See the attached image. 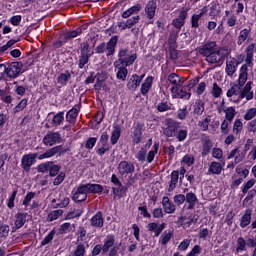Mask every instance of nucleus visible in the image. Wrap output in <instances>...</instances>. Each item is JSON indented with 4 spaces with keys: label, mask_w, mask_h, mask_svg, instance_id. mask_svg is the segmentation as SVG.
<instances>
[{
    "label": "nucleus",
    "mask_w": 256,
    "mask_h": 256,
    "mask_svg": "<svg viewBox=\"0 0 256 256\" xmlns=\"http://www.w3.org/2000/svg\"><path fill=\"white\" fill-rule=\"evenodd\" d=\"M162 133L168 138L176 137L180 142L187 139V130L181 129V123L171 118L165 120V126L162 128Z\"/></svg>",
    "instance_id": "obj_1"
},
{
    "label": "nucleus",
    "mask_w": 256,
    "mask_h": 256,
    "mask_svg": "<svg viewBox=\"0 0 256 256\" xmlns=\"http://www.w3.org/2000/svg\"><path fill=\"white\" fill-rule=\"evenodd\" d=\"M23 69V63L21 62H12L6 66V75L9 79H17L21 75Z\"/></svg>",
    "instance_id": "obj_2"
},
{
    "label": "nucleus",
    "mask_w": 256,
    "mask_h": 256,
    "mask_svg": "<svg viewBox=\"0 0 256 256\" xmlns=\"http://www.w3.org/2000/svg\"><path fill=\"white\" fill-rule=\"evenodd\" d=\"M229 55V50L225 48H221L219 50H216L212 52L207 58L206 61L208 63H221L225 57Z\"/></svg>",
    "instance_id": "obj_3"
},
{
    "label": "nucleus",
    "mask_w": 256,
    "mask_h": 256,
    "mask_svg": "<svg viewBox=\"0 0 256 256\" xmlns=\"http://www.w3.org/2000/svg\"><path fill=\"white\" fill-rule=\"evenodd\" d=\"M63 153H67V149L63 148V145H58L53 148L48 149L45 153L41 154L38 159L43 161V159H49L51 157H55V155H63Z\"/></svg>",
    "instance_id": "obj_4"
},
{
    "label": "nucleus",
    "mask_w": 256,
    "mask_h": 256,
    "mask_svg": "<svg viewBox=\"0 0 256 256\" xmlns=\"http://www.w3.org/2000/svg\"><path fill=\"white\" fill-rule=\"evenodd\" d=\"M89 191L87 190L86 184H81L76 191L74 192L72 199L75 203H81L83 201H87V194Z\"/></svg>",
    "instance_id": "obj_5"
},
{
    "label": "nucleus",
    "mask_w": 256,
    "mask_h": 256,
    "mask_svg": "<svg viewBox=\"0 0 256 256\" xmlns=\"http://www.w3.org/2000/svg\"><path fill=\"white\" fill-rule=\"evenodd\" d=\"M42 143L47 147H53V145L61 143V135L59 132H48L44 136Z\"/></svg>",
    "instance_id": "obj_6"
},
{
    "label": "nucleus",
    "mask_w": 256,
    "mask_h": 256,
    "mask_svg": "<svg viewBox=\"0 0 256 256\" xmlns=\"http://www.w3.org/2000/svg\"><path fill=\"white\" fill-rule=\"evenodd\" d=\"M37 157V153L25 154L21 160L22 169L26 172L31 171V166L35 163V159H37Z\"/></svg>",
    "instance_id": "obj_7"
},
{
    "label": "nucleus",
    "mask_w": 256,
    "mask_h": 256,
    "mask_svg": "<svg viewBox=\"0 0 256 256\" xmlns=\"http://www.w3.org/2000/svg\"><path fill=\"white\" fill-rule=\"evenodd\" d=\"M135 172V165L131 162L121 161L118 164V173L119 175H130Z\"/></svg>",
    "instance_id": "obj_8"
},
{
    "label": "nucleus",
    "mask_w": 256,
    "mask_h": 256,
    "mask_svg": "<svg viewBox=\"0 0 256 256\" xmlns=\"http://www.w3.org/2000/svg\"><path fill=\"white\" fill-rule=\"evenodd\" d=\"M217 50V43L215 41H211L206 43L204 46L198 49V53L208 58L212 53Z\"/></svg>",
    "instance_id": "obj_9"
},
{
    "label": "nucleus",
    "mask_w": 256,
    "mask_h": 256,
    "mask_svg": "<svg viewBox=\"0 0 256 256\" xmlns=\"http://www.w3.org/2000/svg\"><path fill=\"white\" fill-rule=\"evenodd\" d=\"M77 34L75 33H63L59 36V40L53 43L54 49H61L63 47V43H67L69 39H75Z\"/></svg>",
    "instance_id": "obj_10"
},
{
    "label": "nucleus",
    "mask_w": 256,
    "mask_h": 256,
    "mask_svg": "<svg viewBox=\"0 0 256 256\" xmlns=\"http://www.w3.org/2000/svg\"><path fill=\"white\" fill-rule=\"evenodd\" d=\"M113 247H117L115 246V235H107L104 240V244L102 245V254L105 255L109 253V251H111Z\"/></svg>",
    "instance_id": "obj_11"
},
{
    "label": "nucleus",
    "mask_w": 256,
    "mask_h": 256,
    "mask_svg": "<svg viewBox=\"0 0 256 256\" xmlns=\"http://www.w3.org/2000/svg\"><path fill=\"white\" fill-rule=\"evenodd\" d=\"M162 207L164 213H167L168 215L175 213L177 210V206H175V204L167 196L162 198Z\"/></svg>",
    "instance_id": "obj_12"
},
{
    "label": "nucleus",
    "mask_w": 256,
    "mask_h": 256,
    "mask_svg": "<svg viewBox=\"0 0 256 256\" xmlns=\"http://www.w3.org/2000/svg\"><path fill=\"white\" fill-rule=\"evenodd\" d=\"M165 227H167V224L165 223L159 224L156 222H151L147 225L148 231H150L151 233H154V237H159V235L163 233V230L165 229Z\"/></svg>",
    "instance_id": "obj_13"
},
{
    "label": "nucleus",
    "mask_w": 256,
    "mask_h": 256,
    "mask_svg": "<svg viewBox=\"0 0 256 256\" xmlns=\"http://www.w3.org/2000/svg\"><path fill=\"white\" fill-rule=\"evenodd\" d=\"M187 11H189V9L182 8L179 16L173 20L172 25H174L175 29H181V27L185 25V19H187Z\"/></svg>",
    "instance_id": "obj_14"
},
{
    "label": "nucleus",
    "mask_w": 256,
    "mask_h": 256,
    "mask_svg": "<svg viewBox=\"0 0 256 256\" xmlns=\"http://www.w3.org/2000/svg\"><path fill=\"white\" fill-rule=\"evenodd\" d=\"M156 11H157V1L155 0L148 1L145 6V13H146L147 19H154Z\"/></svg>",
    "instance_id": "obj_15"
},
{
    "label": "nucleus",
    "mask_w": 256,
    "mask_h": 256,
    "mask_svg": "<svg viewBox=\"0 0 256 256\" xmlns=\"http://www.w3.org/2000/svg\"><path fill=\"white\" fill-rule=\"evenodd\" d=\"M137 60V54H132L130 56H126L124 59H118L114 62L115 67H121V65H124V67H129L130 65H133L135 61Z\"/></svg>",
    "instance_id": "obj_16"
},
{
    "label": "nucleus",
    "mask_w": 256,
    "mask_h": 256,
    "mask_svg": "<svg viewBox=\"0 0 256 256\" xmlns=\"http://www.w3.org/2000/svg\"><path fill=\"white\" fill-rule=\"evenodd\" d=\"M213 148V142L207 135H203L202 137V157H206L211 153V149Z\"/></svg>",
    "instance_id": "obj_17"
},
{
    "label": "nucleus",
    "mask_w": 256,
    "mask_h": 256,
    "mask_svg": "<svg viewBox=\"0 0 256 256\" xmlns=\"http://www.w3.org/2000/svg\"><path fill=\"white\" fill-rule=\"evenodd\" d=\"M253 85V82L248 81L244 87L243 90H241L240 96L238 97V99H245L247 101H251V99H253L254 94L253 92H251V86Z\"/></svg>",
    "instance_id": "obj_18"
},
{
    "label": "nucleus",
    "mask_w": 256,
    "mask_h": 256,
    "mask_svg": "<svg viewBox=\"0 0 256 256\" xmlns=\"http://www.w3.org/2000/svg\"><path fill=\"white\" fill-rule=\"evenodd\" d=\"M249 68L247 66V64H243L240 68V74H239V78H238V85L240 87H243V85H245L247 83V79L249 77Z\"/></svg>",
    "instance_id": "obj_19"
},
{
    "label": "nucleus",
    "mask_w": 256,
    "mask_h": 256,
    "mask_svg": "<svg viewBox=\"0 0 256 256\" xmlns=\"http://www.w3.org/2000/svg\"><path fill=\"white\" fill-rule=\"evenodd\" d=\"M237 67H239V62L237 59L232 58L230 61L226 62V73L229 77H233L235 72L237 71Z\"/></svg>",
    "instance_id": "obj_20"
},
{
    "label": "nucleus",
    "mask_w": 256,
    "mask_h": 256,
    "mask_svg": "<svg viewBox=\"0 0 256 256\" xmlns=\"http://www.w3.org/2000/svg\"><path fill=\"white\" fill-rule=\"evenodd\" d=\"M245 51H246L245 65L247 67H253V53H255V44H250Z\"/></svg>",
    "instance_id": "obj_21"
},
{
    "label": "nucleus",
    "mask_w": 256,
    "mask_h": 256,
    "mask_svg": "<svg viewBox=\"0 0 256 256\" xmlns=\"http://www.w3.org/2000/svg\"><path fill=\"white\" fill-rule=\"evenodd\" d=\"M223 166L219 162H211L207 171V175H221Z\"/></svg>",
    "instance_id": "obj_22"
},
{
    "label": "nucleus",
    "mask_w": 256,
    "mask_h": 256,
    "mask_svg": "<svg viewBox=\"0 0 256 256\" xmlns=\"http://www.w3.org/2000/svg\"><path fill=\"white\" fill-rule=\"evenodd\" d=\"M105 221L103 220V213L97 212L90 220V225L92 227H103Z\"/></svg>",
    "instance_id": "obj_23"
},
{
    "label": "nucleus",
    "mask_w": 256,
    "mask_h": 256,
    "mask_svg": "<svg viewBox=\"0 0 256 256\" xmlns=\"http://www.w3.org/2000/svg\"><path fill=\"white\" fill-rule=\"evenodd\" d=\"M253 215V211L251 209H247L244 215L240 219V227L245 229V227L251 224V217Z\"/></svg>",
    "instance_id": "obj_24"
},
{
    "label": "nucleus",
    "mask_w": 256,
    "mask_h": 256,
    "mask_svg": "<svg viewBox=\"0 0 256 256\" xmlns=\"http://www.w3.org/2000/svg\"><path fill=\"white\" fill-rule=\"evenodd\" d=\"M139 85H141V79H139V75L133 74L127 84L129 91H136Z\"/></svg>",
    "instance_id": "obj_25"
},
{
    "label": "nucleus",
    "mask_w": 256,
    "mask_h": 256,
    "mask_svg": "<svg viewBox=\"0 0 256 256\" xmlns=\"http://www.w3.org/2000/svg\"><path fill=\"white\" fill-rule=\"evenodd\" d=\"M237 153H239V148L233 149L227 157V159H233L235 157V159H234L235 165H237L238 163H241V161H243V159H245V152H242L238 155H237Z\"/></svg>",
    "instance_id": "obj_26"
},
{
    "label": "nucleus",
    "mask_w": 256,
    "mask_h": 256,
    "mask_svg": "<svg viewBox=\"0 0 256 256\" xmlns=\"http://www.w3.org/2000/svg\"><path fill=\"white\" fill-rule=\"evenodd\" d=\"M15 222H14V225H15V229H21V227H23V225H25V223H27V213H17L15 215Z\"/></svg>",
    "instance_id": "obj_27"
},
{
    "label": "nucleus",
    "mask_w": 256,
    "mask_h": 256,
    "mask_svg": "<svg viewBox=\"0 0 256 256\" xmlns=\"http://www.w3.org/2000/svg\"><path fill=\"white\" fill-rule=\"evenodd\" d=\"M153 87V76H148L144 83L141 85L140 92L142 95H147L151 88Z\"/></svg>",
    "instance_id": "obj_28"
},
{
    "label": "nucleus",
    "mask_w": 256,
    "mask_h": 256,
    "mask_svg": "<svg viewBox=\"0 0 256 256\" xmlns=\"http://www.w3.org/2000/svg\"><path fill=\"white\" fill-rule=\"evenodd\" d=\"M172 93H176L177 97H179V99H186L189 100L191 99V94L189 92H187V90H185L184 88L179 89V87L174 86L171 89Z\"/></svg>",
    "instance_id": "obj_29"
},
{
    "label": "nucleus",
    "mask_w": 256,
    "mask_h": 256,
    "mask_svg": "<svg viewBox=\"0 0 256 256\" xmlns=\"http://www.w3.org/2000/svg\"><path fill=\"white\" fill-rule=\"evenodd\" d=\"M117 41H119V37H112L106 45V50L108 51L107 57L113 55L115 53V47H117Z\"/></svg>",
    "instance_id": "obj_30"
},
{
    "label": "nucleus",
    "mask_w": 256,
    "mask_h": 256,
    "mask_svg": "<svg viewBox=\"0 0 256 256\" xmlns=\"http://www.w3.org/2000/svg\"><path fill=\"white\" fill-rule=\"evenodd\" d=\"M179 171L174 170L171 173V180H170V184L168 187V191L169 193H171V191H173L175 189V187H177V184L179 183Z\"/></svg>",
    "instance_id": "obj_31"
},
{
    "label": "nucleus",
    "mask_w": 256,
    "mask_h": 256,
    "mask_svg": "<svg viewBox=\"0 0 256 256\" xmlns=\"http://www.w3.org/2000/svg\"><path fill=\"white\" fill-rule=\"evenodd\" d=\"M142 136H143V126H141V124H137L133 132V143L139 144Z\"/></svg>",
    "instance_id": "obj_32"
},
{
    "label": "nucleus",
    "mask_w": 256,
    "mask_h": 256,
    "mask_svg": "<svg viewBox=\"0 0 256 256\" xmlns=\"http://www.w3.org/2000/svg\"><path fill=\"white\" fill-rule=\"evenodd\" d=\"M204 13H207V7L202 8L199 14L192 15L191 23L193 28L197 29L199 27V19L202 18Z\"/></svg>",
    "instance_id": "obj_33"
},
{
    "label": "nucleus",
    "mask_w": 256,
    "mask_h": 256,
    "mask_svg": "<svg viewBox=\"0 0 256 256\" xmlns=\"http://www.w3.org/2000/svg\"><path fill=\"white\" fill-rule=\"evenodd\" d=\"M185 201L188 203V209H194L195 208V203H197V195L195 193L190 192L187 193L185 196Z\"/></svg>",
    "instance_id": "obj_34"
},
{
    "label": "nucleus",
    "mask_w": 256,
    "mask_h": 256,
    "mask_svg": "<svg viewBox=\"0 0 256 256\" xmlns=\"http://www.w3.org/2000/svg\"><path fill=\"white\" fill-rule=\"evenodd\" d=\"M241 87L238 84L232 86L226 93L227 97H235L238 96V101H240L241 99H239V97L241 96Z\"/></svg>",
    "instance_id": "obj_35"
},
{
    "label": "nucleus",
    "mask_w": 256,
    "mask_h": 256,
    "mask_svg": "<svg viewBox=\"0 0 256 256\" xmlns=\"http://www.w3.org/2000/svg\"><path fill=\"white\" fill-rule=\"evenodd\" d=\"M78 115H79V110H77V108H72L66 114V121L70 124H73L75 123V120L77 119Z\"/></svg>",
    "instance_id": "obj_36"
},
{
    "label": "nucleus",
    "mask_w": 256,
    "mask_h": 256,
    "mask_svg": "<svg viewBox=\"0 0 256 256\" xmlns=\"http://www.w3.org/2000/svg\"><path fill=\"white\" fill-rule=\"evenodd\" d=\"M91 29H93V27L89 26V24H83L77 30H69V31H67L65 29H62L61 33H87L88 31H91Z\"/></svg>",
    "instance_id": "obj_37"
},
{
    "label": "nucleus",
    "mask_w": 256,
    "mask_h": 256,
    "mask_svg": "<svg viewBox=\"0 0 256 256\" xmlns=\"http://www.w3.org/2000/svg\"><path fill=\"white\" fill-rule=\"evenodd\" d=\"M61 216H63V210H53L47 215L46 221L51 223L53 221H57V219H59Z\"/></svg>",
    "instance_id": "obj_38"
},
{
    "label": "nucleus",
    "mask_w": 256,
    "mask_h": 256,
    "mask_svg": "<svg viewBox=\"0 0 256 256\" xmlns=\"http://www.w3.org/2000/svg\"><path fill=\"white\" fill-rule=\"evenodd\" d=\"M88 190V193H103V186L100 184H85Z\"/></svg>",
    "instance_id": "obj_39"
},
{
    "label": "nucleus",
    "mask_w": 256,
    "mask_h": 256,
    "mask_svg": "<svg viewBox=\"0 0 256 256\" xmlns=\"http://www.w3.org/2000/svg\"><path fill=\"white\" fill-rule=\"evenodd\" d=\"M205 111V103L203 101L198 100L194 104V110L193 113L194 115H203V112Z\"/></svg>",
    "instance_id": "obj_40"
},
{
    "label": "nucleus",
    "mask_w": 256,
    "mask_h": 256,
    "mask_svg": "<svg viewBox=\"0 0 256 256\" xmlns=\"http://www.w3.org/2000/svg\"><path fill=\"white\" fill-rule=\"evenodd\" d=\"M120 137H121V127L115 126L114 131L111 134V144L117 145V141H119Z\"/></svg>",
    "instance_id": "obj_41"
},
{
    "label": "nucleus",
    "mask_w": 256,
    "mask_h": 256,
    "mask_svg": "<svg viewBox=\"0 0 256 256\" xmlns=\"http://www.w3.org/2000/svg\"><path fill=\"white\" fill-rule=\"evenodd\" d=\"M168 81L172 85H175L174 87H181L182 82H181V77L179 75L172 73L168 76Z\"/></svg>",
    "instance_id": "obj_42"
},
{
    "label": "nucleus",
    "mask_w": 256,
    "mask_h": 256,
    "mask_svg": "<svg viewBox=\"0 0 256 256\" xmlns=\"http://www.w3.org/2000/svg\"><path fill=\"white\" fill-rule=\"evenodd\" d=\"M65 121V112H58L52 119V124L59 127Z\"/></svg>",
    "instance_id": "obj_43"
},
{
    "label": "nucleus",
    "mask_w": 256,
    "mask_h": 256,
    "mask_svg": "<svg viewBox=\"0 0 256 256\" xmlns=\"http://www.w3.org/2000/svg\"><path fill=\"white\" fill-rule=\"evenodd\" d=\"M117 72V79H120L121 81H125L127 79V75L129 71L127 70V67L125 65L119 66Z\"/></svg>",
    "instance_id": "obj_44"
},
{
    "label": "nucleus",
    "mask_w": 256,
    "mask_h": 256,
    "mask_svg": "<svg viewBox=\"0 0 256 256\" xmlns=\"http://www.w3.org/2000/svg\"><path fill=\"white\" fill-rule=\"evenodd\" d=\"M71 79V73L69 71H66L65 73H62L58 77V83L60 85H67V82Z\"/></svg>",
    "instance_id": "obj_45"
},
{
    "label": "nucleus",
    "mask_w": 256,
    "mask_h": 256,
    "mask_svg": "<svg viewBox=\"0 0 256 256\" xmlns=\"http://www.w3.org/2000/svg\"><path fill=\"white\" fill-rule=\"evenodd\" d=\"M154 150L149 151L147 155V161L148 163H153V160L155 159V155H157V152L159 151V144L155 143L153 146Z\"/></svg>",
    "instance_id": "obj_46"
},
{
    "label": "nucleus",
    "mask_w": 256,
    "mask_h": 256,
    "mask_svg": "<svg viewBox=\"0 0 256 256\" xmlns=\"http://www.w3.org/2000/svg\"><path fill=\"white\" fill-rule=\"evenodd\" d=\"M209 123H211V117L207 116L206 118L198 122V127H200L202 131H208Z\"/></svg>",
    "instance_id": "obj_47"
},
{
    "label": "nucleus",
    "mask_w": 256,
    "mask_h": 256,
    "mask_svg": "<svg viewBox=\"0 0 256 256\" xmlns=\"http://www.w3.org/2000/svg\"><path fill=\"white\" fill-rule=\"evenodd\" d=\"M9 231H10L9 225L0 223V238L1 239H7V237H9Z\"/></svg>",
    "instance_id": "obj_48"
},
{
    "label": "nucleus",
    "mask_w": 256,
    "mask_h": 256,
    "mask_svg": "<svg viewBox=\"0 0 256 256\" xmlns=\"http://www.w3.org/2000/svg\"><path fill=\"white\" fill-rule=\"evenodd\" d=\"M171 239H173V232H164L161 236L160 243L161 245H167Z\"/></svg>",
    "instance_id": "obj_49"
},
{
    "label": "nucleus",
    "mask_w": 256,
    "mask_h": 256,
    "mask_svg": "<svg viewBox=\"0 0 256 256\" xmlns=\"http://www.w3.org/2000/svg\"><path fill=\"white\" fill-rule=\"evenodd\" d=\"M89 57H91V54H81L80 59H79V69H83L87 63H89Z\"/></svg>",
    "instance_id": "obj_50"
},
{
    "label": "nucleus",
    "mask_w": 256,
    "mask_h": 256,
    "mask_svg": "<svg viewBox=\"0 0 256 256\" xmlns=\"http://www.w3.org/2000/svg\"><path fill=\"white\" fill-rule=\"evenodd\" d=\"M241 131H243V122H241V120L237 119L234 122L233 134L239 135V133H241Z\"/></svg>",
    "instance_id": "obj_51"
},
{
    "label": "nucleus",
    "mask_w": 256,
    "mask_h": 256,
    "mask_svg": "<svg viewBox=\"0 0 256 256\" xmlns=\"http://www.w3.org/2000/svg\"><path fill=\"white\" fill-rule=\"evenodd\" d=\"M80 215H83V210H73L71 212H68L65 219L71 220V219H77Z\"/></svg>",
    "instance_id": "obj_52"
},
{
    "label": "nucleus",
    "mask_w": 256,
    "mask_h": 256,
    "mask_svg": "<svg viewBox=\"0 0 256 256\" xmlns=\"http://www.w3.org/2000/svg\"><path fill=\"white\" fill-rule=\"evenodd\" d=\"M55 237V230H52L41 242V247H45V245H49L51 241H53Z\"/></svg>",
    "instance_id": "obj_53"
},
{
    "label": "nucleus",
    "mask_w": 256,
    "mask_h": 256,
    "mask_svg": "<svg viewBox=\"0 0 256 256\" xmlns=\"http://www.w3.org/2000/svg\"><path fill=\"white\" fill-rule=\"evenodd\" d=\"M226 113V121H233V119H235V108L234 107H228L225 110Z\"/></svg>",
    "instance_id": "obj_54"
},
{
    "label": "nucleus",
    "mask_w": 256,
    "mask_h": 256,
    "mask_svg": "<svg viewBox=\"0 0 256 256\" xmlns=\"http://www.w3.org/2000/svg\"><path fill=\"white\" fill-rule=\"evenodd\" d=\"M221 93H223V89H221V87H219L217 83H214L212 87L213 97H215L216 99H219V97H221Z\"/></svg>",
    "instance_id": "obj_55"
},
{
    "label": "nucleus",
    "mask_w": 256,
    "mask_h": 256,
    "mask_svg": "<svg viewBox=\"0 0 256 256\" xmlns=\"http://www.w3.org/2000/svg\"><path fill=\"white\" fill-rule=\"evenodd\" d=\"M187 115H189V111H187V107H184L177 111V119H180V121H185V119H187Z\"/></svg>",
    "instance_id": "obj_56"
},
{
    "label": "nucleus",
    "mask_w": 256,
    "mask_h": 256,
    "mask_svg": "<svg viewBox=\"0 0 256 256\" xmlns=\"http://www.w3.org/2000/svg\"><path fill=\"white\" fill-rule=\"evenodd\" d=\"M237 245L238 247L236 248V251L237 253H239V251H245V247H247V242L243 237H239L237 239Z\"/></svg>",
    "instance_id": "obj_57"
},
{
    "label": "nucleus",
    "mask_w": 256,
    "mask_h": 256,
    "mask_svg": "<svg viewBox=\"0 0 256 256\" xmlns=\"http://www.w3.org/2000/svg\"><path fill=\"white\" fill-rule=\"evenodd\" d=\"M254 117H256V108L248 109L244 115L245 121H251Z\"/></svg>",
    "instance_id": "obj_58"
},
{
    "label": "nucleus",
    "mask_w": 256,
    "mask_h": 256,
    "mask_svg": "<svg viewBox=\"0 0 256 256\" xmlns=\"http://www.w3.org/2000/svg\"><path fill=\"white\" fill-rule=\"evenodd\" d=\"M168 45H169V49L177 48V34L175 33L170 34L168 39Z\"/></svg>",
    "instance_id": "obj_59"
},
{
    "label": "nucleus",
    "mask_w": 256,
    "mask_h": 256,
    "mask_svg": "<svg viewBox=\"0 0 256 256\" xmlns=\"http://www.w3.org/2000/svg\"><path fill=\"white\" fill-rule=\"evenodd\" d=\"M35 195V192H28L22 202V205H24L25 207H29V203H31L32 199H35Z\"/></svg>",
    "instance_id": "obj_60"
},
{
    "label": "nucleus",
    "mask_w": 256,
    "mask_h": 256,
    "mask_svg": "<svg viewBox=\"0 0 256 256\" xmlns=\"http://www.w3.org/2000/svg\"><path fill=\"white\" fill-rule=\"evenodd\" d=\"M51 165H53V162H46V163L40 164L38 166L39 173H47L51 168Z\"/></svg>",
    "instance_id": "obj_61"
},
{
    "label": "nucleus",
    "mask_w": 256,
    "mask_h": 256,
    "mask_svg": "<svg viewBox=\"0 0 256 256\" xmlns=\"http://www.w3.org/2000/svg\"><path fill=\"white\" fill-rule=\"evenodd\" d=\"M73 256H85V245L83 244L77 245Z\"/></svg>",
    "instance_id": "obj_62"
},
{
    "label": "nucleus",
    "mask_w": 256,
    "mask_h": 256,
    "mask_svg": "<svg viewBox=\"0 0 256 256\" xmlns=\"http://www.w3.org/2000/svg\"><path fill=\"white\" fill-rule=\"evenodd\" d=\"M256 181L255 179H250L249 181H247L244 184V187L242 188V193L245 195L247 194V192L249 191V189H251V187H253V185H255Z\"/></svg>",
    "instance_id": "obj_63"
},
{
    "label": "nucleus",
    "mask_w": 256,
    "mask_h": 256,
    "mask_svg": "<svg viewBox=\"0 0 256 256\" xmlns=\"http://www.w3.org/2000/svg\"><path fill=\"white\" fill-rule=\"evenodd\" d=\"M97 143V138L96 137H90L87 139L85 147L86 149H93Z\"/></svg>",
    "instance_id": "obj_64"
}]
</instances>
